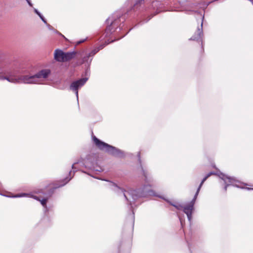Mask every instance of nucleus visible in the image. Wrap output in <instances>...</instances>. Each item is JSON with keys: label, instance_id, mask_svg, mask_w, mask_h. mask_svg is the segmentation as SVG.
<instances>
[{"label": "nucleus", "instance_id": "1", "mask_svg": "<svg viewBox=\"0 0 253 253\" xmlns=\"http://www.w3.org/2000/svg\"><path fill=\"white\" fill-rule=\"evenodd\" d=\"M51 74L48 69H42L34 75H18L8 60L0 58V80L15 84H42Z\"/></svg>", "mask_w": 253, "mask_h": 253}, {"label": "nucleus", "instance_id": "2", "mask_svg": "<svg viewBox=\"0 0 253 253\" xmlns=\"http://www.w3.org/2000/svg\"><path fill=\"white\" fill-rule=\"evenodd\" d=\"M143 174L145 178V184L142 189H138L137 190H132L131 189L126 190L121 188L115 183L109 181L108 186L118 195L123 196L125 200L127 201L128 204L132 206L134 204L135 202L140 197H145L148 195H152L154 192L150 190L151 187V183L153 180L150 177L147 172L142 168Z\"/></svg>", "mask_w": 253, "mask_h": 253}, {"label": "nucleus", "instance_id": "3", "mask_svg": "<svg viewBox=\"0 0 253 253\" xmlns=\"http://www.w3.org/2000/svg\"><path fill=\"white\" fill-rule=\"evenodd\" d=\"M93 141L100 150L105 151L110 155L120 158L124 157L125 156L124 151L101 141L95 136L93 137Z\"/></svg>", "mask_w": 253, "mask_h": 253}, {"label": "nucleus", "instance_id": "4", "mask_svg": "<svg viewBox=\"0 0 253 253\" xmlns=\"http://www.w3.org/2000/svg\"><path fill=\"white\" fill-rule=\"evenodd\" d=\"M200 188H198L192 201L190 203H189V204L184 206H183L182 205L178 204H171V205L173 207H175L177 210H182L187 215L188 219L190 222H191L192 220V213L194 210V205L195 204V200L200 191Z\"/></svg>", "mask_w": 253, "mask_h": 253}, {"label": "nucleus", "instance_id": "5", "mask_svg": "<svg viewBox=\"0 0 253 253\" xmlns=\"http://www.w3.org/2000/svg\"><path fill=\"white\" fill-rule=\"evenodd\" d=\"M75 52H64L62 50L57 49L54 51V59L58 62H63L70 60L75 56Z\"/></svg>", "mask_w": 253, "mask_h": 253}, {"label": "nucleus", "instance_id": "6", "mask_svg": "<svg viewBox=\"0 0 253 253\" xmlns=\"http://www.w3.org/2000/svg\"><path fill=\"white\" fill-rule=\"evenodd\" d=\"M219 177L224 181L225 184V191H226L227 186L230 185L241 188H244V187L242 186L243 185H247L246 184L240 182L234 177L228 176L223 173H220L219 175Z\"/></svg>", "mask_w": 253, "mask_h": 253}, {"label": "nucleus", "instance_id": "7", "mask_svg": "<svg viewBox=\"0 0 253 253\" xmlns=\"http://www.w3.org/2000/svg\"><path fill=\"white\" fill-rule=\"evenodd\" d=\"M87 78H83L73 82L70 85V88L74 91L77 99L78 100V89L82 87L86 83Z\"/></svg>", "mask_w": 253, "mask_h": 253}, {"label": "nucleus", "instance_id": "8", "mask_svg": "<svg viewBox=\"0 0 253 253\" xmlns=\"http://www.w3.org/2000/svg\"><path fill=\"white\" fill-rule=\"evenodd\" d=\"M108 24L110 23V25L107 27L105 31V37H108L111 33L114 31L113 30L112 26L115 24V21L111 19L110 17L107 20Z\"/></svg>", "mask_w": 253, "mask_h": 253}, {"label": "nucleus", "instance_id": "9", "mask_svg": "<svg viewBox=\"0 0 253 253\" xmlns=\"http://www.w3.org/2000/svg\"><path fill=\"white\" fill-rule=\"evenodd\" d=\"M31 197H33L34 199L39 201L41 202V204L44 208V212H46L47 211V208L46 207V202L49 198V196L44 197L42 198L37 197L36 196H31Z\"/></svg>", "mask_w": 253, "mask_h": 253}, {"label": "nucleus", "instance_id": "10", "mask_svg": "<svg viewBox=\"0 0 253 253\" xmlns=\"http://www.w3.org/2000/svg\"><path fill=\"white\" fill-rule=\"evenodd\" d=\"M201 29L198 28L195 34V35L190 39L191 40H199L201 39L203 36V31H202V27H203V22L201 23Z\"/></svg>", "mask_w": 253, "mask_h": 253}, {"label": "nucleus", "instance_id": "11", "mask_svg": "<svg viewBox=\"0 0 253 253\" xmlns=\"http://www.w3.org/2000/svg\"><path fill=\"white\" fill-rule=\"evenodd\" d=\"M90 56H89V55L88 54L86 56H84L83 58V63H86L88 65L90 64L92 61V58H90Z\"/></svg>", "mask_w": 253, "mask_h": 253}, {"label": "nucleus", "instance_id": "12", "mask_svg": "<svg viewBox=\"0 0 253 253\" xmlns=\"http://www.w3.org/2000/svg\"><path fill=\"white\" fill-rule=\"evenodd\" d=\"M29 195H30V194H27V193H22V194H16V195H12V196L7 195L6 196L8 197L19 198V197L27 196H29Z\"/></svg>", "mask_w": 253, "mask_h": 253}, {"label": "nucleus", "instance_id": "13", "mask_svg": "<svg viewBox=\"0 0 253 253\" xmlns=\"http://www.w3.org/2000/svg\"><path fill=\"white\" fill-rule=\"evenodd\" d=\"M214 173L212 172H211L210 173H209L202 180V181H201L200 185H199V187L198 188H200L201 189L202 186L203 185V183H204V182L207 179V178L210 177L211 175H212V174H214Z\"/></svg>", "mask_w": 253, "mask_h": 253}, {"label": "nucleus", "instance_id": "14", "mask_svg": "<svg viewBox=\"0 0 253 253\" xmlns=\"http://www.w3.org/2000/svg\"><path fill=\"white\" fill-rule=\"evenodd\" d=\"M144 0H135V3L134 4V8H137L138 6L141 5Z\"/></svg>", "mask_w": 253, "mask_h": 253}, {"label": "nucleus", "instance_id": "15", "mask_svg": "<svg viewBox=\"0 0 253 253\" xmlns=\"http://www.w3.org/2000/svg\"><path fill=\"white\" fill-rule=\"evenodd\" d=\"M99 51V49H98L97 48H96L92 50L91 52H90L88 55L89 56H90L91 57L94 56L96 53H97Z\"/></svg>", "mask_w": 253, "mask_h": 253}, {"label": "nucleus", "instance_id": "16", "mask_svg": "<svg viewBox=\"0 0 253 253\" xmlns=\"http://www.w3.org/2000/svg\"><path fill=\"white\" fill-rule=\"evenodd\" d=\"M71 178H72V177H70V178L66 177L64 179V181L65 182L64 183L60 184V186H64V185H65L67 183H68L71 179Z\"/></svg>", "mask_w": 253, "mask_h": 253}, {"label": "nucleus", "instance_id": "17", "mask_svg": "<svg viewBox=\"0 0 253 253\" xmlns=\"http://www.w3.org/2000/svg\"><path fill=\"white\" fill-rule=\"evenodd\" d=\"M108 42H106L105 44H102L99 45L98 47H97L98 49H99V50L101 49H102L106 45L108 44Z\"/></svg>", "mask_w": 253, "mask_h": 253}, {"label": "nucleus", "instance_id": "18", "mask_svg": "<svg viewBox=\"0 0 253 253\" xmlns=\"http://www.w3.org/2000/svg\"><path fill=\"white\" fill-rule=\"evenodd\" d=\"M39 17H40V18L42 20V21L44 23L47 24L46 21L45 20V19H44V18L43 17V16L42 15H41Z\"/></svg>", "mask_w": 253, "mask_h": 253}, {"label": "nucleus", "instance_id": "19", "mask_svg": "<svg viewBox=\"0 0 253 253\" xmlns=\"http://www.w3.org/2000/svg\"><path fill=\"white\" fill-rule=\"evenodd\" d=\"M34 11L36 13H37L39 16L42 15L41 13L36 8H34Z\"/></svg>", "mask_w": 253, "mask_h": 253}, {"label": "nucleus", "instance_id": "20", "mask_svg": "<svg viewBox=\"0 0 253 253\" xmlns=\"http://www.w3.org/2000/svg\"><path fill=\"white\" fill-rule=\"evenodd\" d=\"M46 24L49 30H54L53 28L51 25H50L49 24Z\"/></svg>", "mask_w": 253, "mask_h": 253}, {"label": "nucleus", "instance_id": "21", "mask_svg": "<svg viewBox=\"0 0 253 253\" xmlns=\"http://www.w3.org/2000/svg\"><path fill=\"white\" fill-rule=\"evenodd\" d=\"M27 1V2H28V3L29 4V5L30 6H33V4L32 3H31L30 0H26Z\"/></svg>", "mask_w": 253, "mask_h": 253}, {"label": "nucleus", "instance_id": "22", "mask_svg": "<svg viewBox=\"0 0 253 253\" xmlns=\"http://www.w3.org/2000/svg\"><path fill=\"white\" fill-rule=\"evenodd\" d=\"M179 220L180 221L181 226H183V221H182V218L180 217H179Z\"/></svg>", "mask_w": 253, "mask_h": 253}, {"label": "nucleus", "instance_id": "23", "mask_svg": "<svg viewBox=\"0 0 253 253\" xmlns=\"http://www.w3.org/2000/svg\"><path fill=\"white\" fill-rule=\"evenodd\" d=\"M76 164L77 163H74V164H73L72 165V169H76V167H75V165H76Z\"/></svg>", "mask_w": 253, "mask_h": 253}, {"label": "nucleus", "instance_id": "24", "mask_svg": "<svg viewBox=\"0 0 253 253\" xmlns=\"http://www.w3.org/2000/svg\"><path fill=\"white\" fill-rule=\"evenodd\" d=\"M84 40H83V41H79V42H78L77 44H80V43H82V42H84Z\"/></svg>", "mask_w": 253, "mask_h": 253}, {"label": "nucleus", "instance_id": "25", "mask_svg": "<svg viewBox=\"0 0 253 253\" xmlns=\"http://www.w3.org/2000/svg\"><path fill=\"white\" fill-rule=\"evenodd\" d=\"M138 159H139V161L140 162V152L138 153Z\"/></svg>", "mask_w": 253, "mask_h": 253}, {"label": "nucleus", "instance_id": "26", "mask_svg": "<svg viewBox=\"0 0 253 253\" xmlns=\"http://www.w3.org/2000/svg\"><path fill=\"white\" fill-rule=\"evenodd\" d=\"M249 1H250L253 4V0H249Z\"/></svg>", "mask_w": 253, "mask_h": 253}, {"label": "nucleus", "instance_id": "27", "mask_svg": "<svg viewBox=\"0 0 253 253\" xmlns=\"http://www.w3.org/2000/svg\"><path fill=\"white\" fill-rule=\"evenodd\" d=\"M248 190H253V188H247Z\"/></svg>", "mask_w": 253, "mask_h": 253}, {"label": "nucleus", "instance_id": "28", "mask_svg": "<svg viewBox=\"0 0 253 253\" xmlns=\"http://www.w3.org/2000/svg\"><path fill=\"white\" fill-rule=\"evenodd\" d=\"M71 174H72V171H70V173H69V174L71 175Z\"/></svg>", "mask_w": 253, "mask_h": 253}]
</instances>
